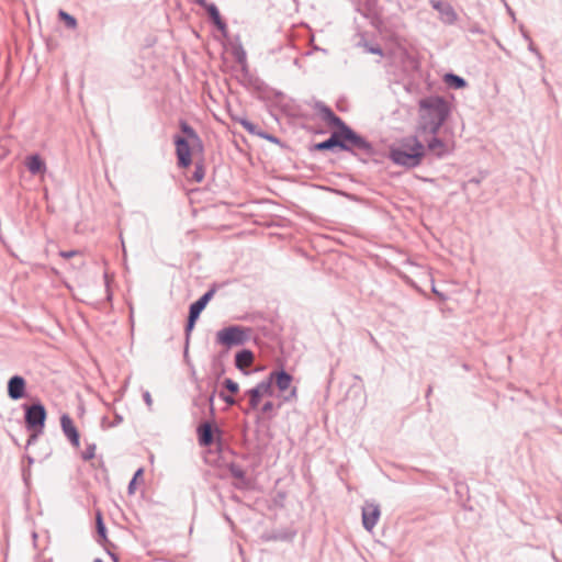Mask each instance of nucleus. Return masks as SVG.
I'll return each instance as SVG.
<instances>
[{
	"label": "nucleus",
	"instance_id": "6",
	"mask_svg": "<svg viewBox=\"0 0 562 562\" xmlns=\"http://www.w3.org/2000/svg\"><path fill=\"white\" fill-rule=\"evenodd\" d=\"M46 420V411L42 404H34L26 407L25 423L30 430L34 432V437L43 432Z\"/></svg>",
	"mask_w": 562,
	"mask_h": 562
},
{
	"label": "nucleus",
	"instance_id": "2",
	"mask_svg": "<svg viewBox=\"0 0 562 562\" xmlns=\"http://www.w3.org/2000/svg\"><path fill=\"white\" fill-rule=\"evenodd\" d=\"M425 146L416 136H407L390 147V158L400 166L416 167L425 157Z\"/></svg>",
	"mask_w": 562,
	"mask_h": 562
},
{
	"label": "nucleus",
	"instance_id": "11",
	"mask_svg": "<svg viewBox=\"0 0 562 562\" xmlns=\"http://www.w3.org/2000/svg\"><path fill=\"white\" fill-rule=\"evenodd\" d=\"M26 381L20 375L12 376L8 382V395L11 400H20L24 396Z\"/></svg>",
	"mask_w": 562,
	"mask_h": 562
},
{
	"label": "nucleus",
	"instance_id": "28",
	"mask_svg": "<svg viewBox=\"0 0 562 562\" xmlns=\"http://www.w3.org/2000/svg\"><path fill=\"white\" fill-rule=\"evenodd\" d=\"M221 396L228 405L235 404V400L232 396H226L224 394H221Z\"/></svg>",
	"mask_w": 562,
	"mask_h": 562
},
{
	"label": "nucleus",
	"instance_id": "21",
	"mask_svg": "<svg viewBox=\"0 0 562 562\" xmlns=\"http://www.w3.org/2000/svg\"><path fill=\"white\" fill-rule=\"evenodd\" d=\"M58 15H59L60 20L65 22L67 27H69V29L77 27V21L72 15L68 14L67 12H65L63 10L59 11Z\"/></svg>",
	"mask_w": 562,
	"mask_h": 562
},
{
	"label": "nucleus",
	"instance_id": "3",
	"mask_svg": "<svg viewBox=\"0 0 562 562\" xmlns=\"http://www.w3.org/2000/svg\"><path fill=\"white\" fill-rule=\"evenodd\" d=\"M184 136H175L176 154L178 165L187 168L192 164V157L195 154H202L203 144L196 132L186 122L180 124Z\"/></svg>",
	"mask_w": 562,
	"mask_h": 562
},
{
	"label": "nucleus",
	"instance_id": "18",
	"mask_svg": "<svg viewBox=\"0 0 562 562\" xmlns=\"http://www.w3.org/2000/svg\"><path fill=\"white\" fill-rule=\"evenodd\" d=\"M241 125L245 130H247L251 134H256L262 138L271 140V142L274 140V138L272 136H268V135H265L263 133L258 132L256 125H254L252 123H250L246 120L241 121Z\"/></svg>",
	"mask_w": 562,
	"mask_h": 562
},
{
	"label": "nucleus",
	"instance_id": "12",
	"mask_svg": "<svg viewBox=\"0 0 562 562\" xmlns=\"http://www.w3.org/2000/svg\"><path fill=\"white\" fill-rule=\"evenodd\" d=\"M60 426L65 434V436L70 440V442L78 448L80 445L79 441V432L74 424L71 417L67 414H64L60 417Z\"/></svg>",
	"mask_w": 562,
	"mask_h": 562
},
{
	"label": "nucleus",
	"instance_id": "30",
	"mask_svg": "<svg viewBox=\"0 0 562 562\" xmlns=\"http://www.w3.org/2000/svg\"><path fill=\"white\" fill-rule=\"evenodd\" d=\"M194 177L195 180L200 182L203 179V173L201 171H196Z\"/></svg>",
	"mask_w": 562,
	"mask_h": 562
},
{
	"label": "nucleus",
	"instance_id": "8",
	"mask_svg": "<svg viewBox=\"0 0 562 562\" xmlns=\"http://www.w3.org/2000/svg\"><path fill=\"white\" fill-rule=\"evenodd\" d=\"M214 291L206 292L203 296H201L196 302H194L190 306L189 319L187 329L191 330L194 327L196 319L199 318L201 312L205 308L206 304L213 296Z\"/></svg>",
	"mask_w": 562,
	"mask_h": 562
},
{
	"label": "nucleus",
	"instance_id": "22",
	"mask_svg": "<svg viewBox=\"0 0 562 562\" xmlns=\"http://www.w3.org/2000/svg\"><path fill=\"white\" fill-rule=\"evenodd\" d=\"M445 80L454 88H463L465 86V81L456 75L449 74L446 76Z\"/></svg>",
	"mask_w": 562,
	"mask_h": 562
},
{
	"label": "nucleus",
	"instance_id": "25",
	"mask_svg": "<svg viewBox=\"0 0 562 562\" xmlns=\"http://www.w3.org/2000/svg\"><path fill=\"white\" fill-rule=\"evenodd\" d=\"M224 385L233 394L237 393L239 390L238 384L231 379H226Z\"/></svg>",
	"mask_w": 562,
	"mask_h": 562
},
{
	"label": "nucleus",
	"instance_id": "10",
	"mask_svg": "<svg viewBox=\"0 0 562 562\" xmlns=\"http://www.w3.org/2000/svg\"><path fill=\"white\" fill-rule=\"evenodd\" d=\"M272 386L270 382L262 381L256 387L248 391L249 402L252 408H257L262 397L272 395Z\"/></svg>",
	"mask_w": 562,
	"mask_h": 562
},
{
	"label": "nucleus",
	"instance_id": "31",
	"mask_svg": "<svg viewBox=\"0 0 562 562\" xmlns=\"http://www.w3.org/2000/svg\"><path fill=\"white\" fill-rule=\"evenodd\" d=\"M94 562H102V561L98 559V560H95Z\"/></svg>",
	"mask_w": 562,
	"mask_h": 562
},
{
	"label": "nucleus",
	"instance_id": "19",
	"mask_svg": "<svg viewBox=\"0 0 562 562\" xmlns=\"http://www.w3.org/2000/svg\"><path fill=\"white\" fill-rule=\"evenodd\" d=\"M241 125L245 130H247L251 134H256L262 138L271 140V142L274 140V138L272 136H268V135H265L263 133L258 132L256 125H254L252 123H250L246 120L241 121Z\"/></svg>",
	"mask_w": 562,
	"mask_h": 562
},
{
	"label": "nucleus",
	"instance_id": "7",
	"mask_svg": "<svg viewBox=\"0 0 562 562\" xmlns=\"http://www.w3.org/2000/svg\"><path fill=\"white\" fill-rule=\"evenodd\" d=\"M267 381L270 382L271 386L272 382H274L280 392L290 390V395L286 396L285 400L296 398L297 389L295 386H291L293 378L285 371L282 370L271 372Z\"/></svg>",
	"mask_w": 562,
	"mask_h": 562
},
{
	"label": "nucleus",
	"instance_id": "16",
	"mask_svg": "<svg viewBox=\"0 0 562 562\" xmlns=\"http://www.w3.org/2000/svg\"><path fill=\"white\" fill-rule=\"evenodd\" d=\"M254 353L250 350H243L236 355V367L244 370L249 368L254 362Z\"/></svg>",
	"mask_w": 562,
	"mask_h": 562
},
{
	"label": "nucleus",
	"instance_id": "17",
	"mask_svg": "<svg viewBox=\"0 0 562 562\" xmlns=\"http://www.w3.org/2000/svg\"><path fill=\"white\" fill-rule=\"evenodd\" d=\"M26 166L32 173H40L46 170L45 162L37 155L30 156L26 159Z\"/></svg>",
	"mask_w": 562,
	"mask_h": 562
},
{
	"label": "nucleus",
	"instance_id": "5",
	"mask_svg": "<svg viewBox=\"0 0 562 562\" xmlns=\"http://www.w3.org/2000/svg\"><path fill=\"white\" fill-rule=\"evenodd\" d=\"M251 330L241 326H228L216 334L218 344L225 347L239 346L247 341L250 337Z\"/></svg>",
	"mask_w": 562,
	"mask_h": 562
},
{
	"label": "nucleus",
	"instance_id": "9",
	"mask_svg": "<svg viewBox=\"0 0 562 562\" xmlns=\"http://www.w3.org/2000/svg\"><path fill=\"white\" fill-rule=\"evenodd\" d=\"M381 515L379 505L368 503L362 508V524L368 531H372Z\"/></svg>",
	"mask_w": 562,
	"mask_h": 562
},
{
	"label": "nucleus",
	"instance_id": "23",
	"mask_svg": "<svg viewBox=\"0 0 562 562\" xmlns=\"http://www.w3.org/2000/svg\"><path fill=\"white\" fill-rule=\"evenodd\" d=\"M95 456V446L94 445H91V446H88L85 451L82 452V458L85 460H91L93 459Z\"/></svg>",
	"mask_w": 562,
	"mask_h": 562
},
{
	"label": "nucleus",
	"instance_id": "14",
	"mask_svg": "<svg viewBox=\"0 0 562 562\" xmlns=\"http://www.w3.org/2000/svg\"><path fill=\"white\" fill-rule=\"evenodd\" d=\"M427 148L437 157H442L452 149L447 143L437 137H434L428 142Z\"/></svg>",
	"mask_w": 562,
	"mask_h": 562
},
{
	"label": "nucleus",
	"instance_id": "13",
	"mask_svg": "<svg viewBox=\"0 0 562 562\" xmlns=\"http://www.w3.org/2000/svg\"><path fill=\"white\" fill-rule=\"evenodd\" d=\"M214 429L210 423H204L198 428L199 443L207 447L213 443Z\"/></svg>",
	"mask_w": 562,
	"mask_h": 562
},
{
	"label": "nucleus",
	"instance_id": "4",
	"mask_svg": "<svg viewBox=\"0 0 562 562\" xmlns=\"http://www.w3.org/2000/svg\"><path fill=\"white\" fill-rule=\"evenodd\" d=\"M336 146L344 149H348L350 147L362 148L366 147V142L348 126H344V130L335 131L327 140L316 144L315 148L318 150H326Z\"/></svg>",
	"mask_w": 562,
	"mask_h": 562
},
{
	"label": "nucleus",
	"instance_id": "15",
	"mask_svg": "<svg viewBox=\"0 0 562 562\" xmlns=\"http://www.w3.org/2000/svg\"><path fill=\"white\" fill-rule=\"evenodd\" d=\"M322 119L329 125L337 127L338 130H344V126H347L341 119L334 114V112L327 108L321 111Z\"/></svg>",
	"mask_w": 562,
	"mask_h": 562
},
{
	"label": "nucleus",
	"instance_id": "24",
	"mask_svg": "<svg viewBox=\"0 0 562 562\" xmlns=\"http://www.w3.org/2000/svg\"><path fill=\"white\" fill-rule=\"evenodd\" d=\"M142 476H143V470L139 469V470L136 471V473L134 474L133 480L130 483L128 491H130L131 494L135 492V484L138 482V480Z\"/></svg>",
	"mask_w": 562,
	"mask_h": 562
},
{
	"label": "nucleus",
	"instance_id": "1",
	"mask_svg": "<svg viewBox=\"0 0 562 562\" xmlns=\"http://www.w3.org/2000/svg\"><path fill=\"white\" fill-rule=\"evenodd\" d=\"M449 115V105L440 97H428L419 101L417 132L436 134Z\"/></svg>",
	"mask_w": 562,
	"mask_h": 562
},
{
	"label": "nucleus",
	"instance_id": "26",
	"mask_svg": "<svg viewBox=\"0 0 562 562\" xmlns=\"http://www.w3.org/2000/svg\"><path fill=\"white\" fill-rule=\"evenodd\" d=\"M97 522H98V530H99V533L104 536V531H105V528L103 526V522H102V517H101V514H98L97 515Z\"/></svg>",
	"mask_w": 562,
	"mask_h": 562
},
{
	"label": "nucleus",
	"instance_id": "20",
	"mask_svg": "<svg viewBox=\"0 0 562 562\" xmlns=\"http://www.w3.org/2000/svg\"><path fill=\"white\" fill-rule=\"evenodd\" d=\"M207 12H209L210 16L212 18V20L214 21V23L220 29H223L225 26V24L222 22L221 14L215 5H213V4L210 5L207 8Z\"/></svg>",
	"mask_w": 562,
	"mask_h": 562
},
{
	"label": "nucleus",
	"instance_id": "29",
	"mask_svg": "<svg viewBox=\"0 0 562 562\" xmlns=\"http://www.w3.org/2000/svg\"><path fill=\"white\" fill-rule=\"evenodd\" d=\"M273 408V404L271 402H268L263 405L262 411L265 413L270 412Z\"/></svg>",
	"mask_w": 562,
	"mask_h": 562
},
{
	"label": "nucleus",
	"instance_id": "27",
	"mask_svg": "<svg viewBox=\"0 0 562 562\" xmlns=\"http://www.w3.org/2000/svg\"><path fill=\"white\" fill-rule=\"evenodd\" d=\"M79 252L77 250H71V251H60L59 255L65 258V259H69L76 255H78Z\"/></svg>",
	"mask_w": 562,
	"mask_h": 562
}]
</instances>
